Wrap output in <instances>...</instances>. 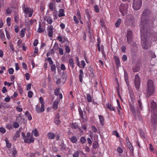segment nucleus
I'll return each mask as SVG.
<instances>
[{
  "label": "nucleus",
  "mask_w": 157,
  "mask_h": 157,
  "mask_svg": "<svg viewBox=\"0 0 157 157\" xmlns=\"http://www.w3.org/2000/svg\"><path fill=\"white\" fill-rule=\"evenodd\" d=\"M150 10L146 9L143 12L141 19L140 30L143 48L147 49L151 47L152 41L157 40V33L152 29L154 20H149L148 16Z\"/></svg>",
  "instance_id": "1"
},
{
  "label": "nucleus",
  "mask_w": 157,
  "mask_h": 157,
  "mask_svg": "<svg viewBox=\"0 0 157 157\" xmlns=\"http://www.w3.org/2000/svg\"><path fill=\"white\" fill-rule=\"evenodd\" d=\"M149 108L152 113L151 123L153 124H156L157 123V105L156 103L154 101H152Z\"/></svg>",
  "instance_id": "2"
},
{
  "label": "nucleus",
  "mask_w": 157,
  "mask_h": 157,
  "mask_svg": "<svg viewBox=\"0 0 157 157\" xmlns=\"http://www.w3.org/2000/svg\"><path fill=\"white\" fill-rule=\"evenodd\" d=\"M155 87L154 82L151 79H149L147 82V97L153 94L155 92Z\"/></svg>",
  "instance_id": "3"
},
{
  "label": "nucleus",
  "mask_w": 157,
  "mask_h": 157,
  "mask_svg": "<svg viewBox=\"0 0 157 157\" xmlns=\"http://www.w3.org/2000/svg\"><path fill=\"white\" fill-rule=\"evenodd\" d=\"M22 134L25 143L30 144L34 142V138L33 136H30V133L29 132L27 133L26 136L24 132H22Z\"/></svg>",
  "instance_id": "4"
},
{
  "label": "nucleus",
  "mask_w": 157,
  "mask_h": 157,
  "mask_svg": "<svg viewBox=\"0 0 157 157\" xmlns=\"http://www.w3.org/2000/svg\"><path fill=\"white\" fill-rule=\"evenodd\" d=\"M73 20L75 23L76 24H78L79 21L80 24L82 25L83 24V23L82 20L81 14L79 9H78L77 11L76 16H73Z\"/></svg>",
  "instance_id": "5"
},
{
  "label": "nucleus",
  "mask_w": 157,
  "mask_h": 157,
  "mask_svg": "<svg viewBox=\"0 0 157 157\" xmlns=\"http://www.w3.org/2000/svg\"><path fill=\"white\" fill-rule=\"evenodd\" d=\"M142 4V0H133L132 4L133 9L135 10L140 9Z\"/></svg>",
  "instance_id": "6"
},
{
  "label": "nucleus",
  "mask_w": 157,
  "mask_h": 157,
  "mask_svg": "<svg viewBox=\"0 0 157 157\" xmlns=\"http://www.w3.org/2000/svg\"><path fill=\"white\" fill-rule=\"evenodd\" d=\"M128 4H124L121 3L119 6V11L124 16L128 10Z\"/></svg>",
  "instance_id": "7"
},
{
  "label": "nucleus",
  "mask_w": 157,
  "mask_h": 157,
  "mask_svg": "<svg viewBox=\"0 0 157 157\" xmlns=\"http://www.w3.org/2000/svg\"><path fill=\"white\" fill-rule=\"evenodd\" d=\"M130 108L131 111H132V113L134 115L135 118H137L138 117L140 118V112L137 109L136 110L135 108L133 105L131 104L130 105Z\"/></svg>",
  "instance_id": "8"
},
{
  "label": "nucleus",
  "mask_w": 157,
  "mask_h": 157,
  "mask_svg": "<svg viewBox=\"0 0 157 157\" xmlns=\"http://www.w3.org/2000/svg\"><path fill=\"white\" fill-rule=\"evenodd\" d=\"M127 38L128 43L131 45H132L133 43L132 32L130 30H128L127 31Z\"/></svg>",
  "instance_id": "9"
},
{
  "label": "nucleus",
  "mask_w": 157,
  "mask_h": 157,
  "mask_svg": "<svg viewBox=\"0 0 157 157\" xmlns=\"http://www.w3.org/2000/svg\"><path fill=\"white\" fill-rule=\"evenodd\" d=\"M140 77L138 75H136L135 76L134 85L137 90H139L140 86Z\"/></svg>",
  "instance_id": "10"
},
{
  "label": "nucleus",
  "mask_w": 157,
  "mask_h": 157,
  "mask_svg": "<svg viewBox=\"0 0 157 157\" xmlns=\"http://www.w3.org/2000/svg\"><path fill=\"white\" fill-rule=\"evenodd\" d=\"M25 5H24V7H22L23 10L25 13L29 14V17H31L33 15V9L31 8L30 7H25Z\"/></svg>",
  "instance_id": "11"
},
{
  "label": "nucleus",
  "mask_w": 157,
  "mask_h": 157,
  "mask_svg": "<svg viewBox=\"0 0 157 157\" xmlns=\"http://www.w3.org/2000/svg\"><path fill=\"white\" fill-rule=\"evenodd\" d=\"M53 26L51 25L48 28V36L49 37H52L53 35Z\"/></svg>",
  "instance_id": "12"
},
{
  "label": "nucleus",
  "mask_w": 157,
  "mask_h": 157,
  "mask_svg": "<svg viewBox=\"0 0 157 157\" xmlns=\"http://www.w3.org/2000/svg\"><path fill=\"white\" fill-rule=\"evenodd\" d=\"M60 117V116L59 113H58L54 119V122L57 125H59L61 123V121L59 120Z\"/></svg>",
  "instance_id": "13"
},
{
  "label": "nucleus",
  "mask_w": 157,
  "mask_h": 157,
  "mask_svg": "<svg viewBox=\"0 0 157 157\" xmlns=\"http://www.w3.org/2000/svg\"><path fill=\"white\" fill-rule=\"evenodd\" d=\"M129 94L130 95V98L132 100V101L133 102H135V97L134 95V94L133 91L131 90H129Z\"/></svg>",
  "instance_id": "14"
},
{
  "label": "nucleus",
  "mask_w": 157,
  "mask_h": 157,
  "mask_svg": "<svg viewBox=\"0 0 157 157\" xmlns=\"http://www.w3.org/2000/svg\"><path fill=\"white\" fill-rule=\"evenodd\" d=\"M79 81L82 82L83 79L82 78L84 77L83 71L82 69H80L79 71Z\"/></svg>",
  "instance_id": "15"
},
{
  "label": "nucleus",
  "mask_w": 157,
  "mask_h": 157,
  "mask_svg": "<svg viewBox=\"0 0 157 157\" xmlns=\"http://www.w3.org/2000/svg\"><path fill=\"white\" fill-rule=\"evenodd\" d=\"M124 78L125 82L127 86L129 85V82L128 79V76L127 71H124Z\"/></svg>",
  "instance_id": "16"
},
{
  "label": "nucleus",
  "mask_w": 157,
  "mask_h": 157,
  "mask_svg": "<svg viewBox=\"0 0 157 157\" xmlns=\"http://www.w3.org/2000/svg\"><path fill=\"white\" fill-rule=\"evenodd\" d=\"M69 139L70 141L73 143H75L78 140L77 138L75 136H73L71 138H69Z\"/></svg>",
  "instance_id": "17"
},
{
  "label": "nucleus",
  "mask_w": 157,
  "mask_h": 157,
  "mask_svg": "<svg viewBox=\"0 0 157 157\" xmlns=\"http://www.w3.org/2000/svg\"><path fill=\"white\" fill-rule=\"evenodd\" d=\"M107 108L111 111H114L115 110V108L113 107L111 104L108 103L106 104Z\"/></svg>",
  "instance_id": "18"
},
{
  "label": "nucleus",
  "mask_w": 157,
  "mask_h": 157,
  "mask_svg": "<svg viewBox=\"0 0 157 157\" xmlns=\"http://www.w3.org/2000/svg\"><path fill=\"white\" fill-rule=\"evenodd\" d=\"M99 118V119L100 124L102 125L103 126L104 125V119L103 116L101 115H99L98 116Z\"/></svg>",
  "instance_id": "19"
},
{
  "label": "nucleus",
  "mask_w": 157,
  "mask_h": 157,
  "mask_svg": "<svg viewBox=\"0 0 157 157\" xmlns=\"http://www.w3.org/2000/svg\"><path fill=\"white\" fill-rule=\"evenodd\" d=\"M55 134L53 132H50L48 134V137L49 139H53L55 137Z\"/></svg>",
  "instance_id": "20"
},
{
  "label": "nucleus",
  "mask_w": 157,
  "mask_h": 157,
  "mask_svg": "<svg viewBox=\"0 0 157 157\" xmlns=\"http://www.w3.org/2000/svg\"><path fill=\"white\" fill-rule=\"evenodd\" d=\"M58 16L59 17H62L65 16L64 10L63 9H60L59 11Z\"/></svg>",
  "instance_id": "21"
},
{
  "label": "nucleus",
  "mask_w": 157,
  "mask_h": 157,
  "mask_svg": "<svg viewBox=\"0 0 157 157\" xmlns=\"http://www.w3.org/2000/svg\"><path fill=\"white\" fill-rule=\"evenodd\" d=\"M59 103V101H55L52 105V107L53 109H54L55 110H56L58 107V104Z\"/></svg>",
  "instance_id": "22"
},
{
  "label": "nucleus",
  "mask_w": 157,
  "mask_h": 157,
  "mask_svg": "<svg viewBox=\"0 0 157 157\" xmlns=\"http://www.w3.org/2000/svg\"><path fill=\"white\" fill-rule=\"evenodd\" d=\"M42 26L41 24V22H39V28L37 29V32L39 33H43L44 31V28L41 27Z\"/></svg>",
  "instance_id": "23"
},
{
  "label": "nucleus",
  "mask_w": 157,
  "mask_h": 157,
  "mask_svg": "<svg viewBox=\"0 0 157 157\" xmlns=\"http://www.w3.org/2000/svg\"><path fill=\"white\" fill-rule=\"evenodd\" d=\"M70 125L71 128L74 129H76L78 127V124L76 122L71 123Z\"/></svg>",
  "instance_id": "24"
},
{
  "label": "nucleus",
  "mask_w": 157,
  "mask_h": 157,
  "mask_svg": "<svg viewBox=\"0 0 157 157\" xmlns=\"http://www.w3.org/2000/svg\"><path fill=\"white\" fill-rule=\"evenodd\" d=\"M69 63L72 69H74L75 67V63L73 60L72 59H70Z\"/></svg>",
  "instance_id": "25"
},
{
  "label": "nucleus",
  "mask_w": 157,
  "mask_h": 157,
  "mask_svg": "<svg viewBox=\"0 0 157 157\" xmlns=\"http://www.w3.org/2000/svg\"><path fill=\"white\" fill-rule=\"evenodd\" d=\"M148 54L150 55V56L151 58H155L156 57V55L155 52H153L151 50H150L148 52Z\"/></svg>",
  "instance_id": "26"
},
{
  "label": "nucleus",
  "mask_w": 157,
  "mask_h": 157,
  "mask_svg": "<svg viewBox=\"0 0 157 157\" xmlns=\"http://www.w3.org/2000/svg\"><path fill=\"white\" fill-rule=\"evenodd\" d=\"M25 115L27 117L28 119L31 121L32 120V118L31 114L28 111H26L25 113Z\"/></svg>",
  "instance_id": "27"
},
{
  "label": "nucleus",
  "mask_w": 157,
  "mask_h": 157,
  "mask_svg": "<svg viewBox=\"0 0 157 157\" xmlns=\"http://www.w3.org/2000/svg\"><path fill=\"white\" fill-rule=\"evenodd\" d=\"M0 38L2 40L4 41L5 40V36L3 32L2 29L0 30Z\"/></svg>",
  "instance_id": "28"
},
{
  "label": "nucleus",
  "mask_w": 157,
  "mask_h": 157,
  "mask_svg": "<svg viewBox=\"0 0 157 157\" xmlns=\"http://www.w3.org/2000/svg\"><path fill=\"white\" fill-rule=\"evenodd\" d=\"M114 59L116 61V63L117 66H119L120 64V62L119 58L117 56L114 57Z\"/></svg>",
  "instance_id": "29"
},
{
  "label": "nucleus",
  "mask_w": 157,
  "mask_h": 157,
  "mask_svg": "<svg viewBox=\"0 0 157 157\" xmlns=\"http://www.w3.org/2000/svg\"><path fill=\"white\" fill-rule=\"evenodd\" d=\"M26 30L25 28H23L21 30L20 32L21 38H23L25 36Z\"/></svg>",
  "instance_id": "30"
},
{
  "label": "nucleus",
  "mask_w": 157,
  "mask_h": 157,
  "mask_svg": "<svg viewBox=\"0 0 157 157\" xmlns=\"http://www.w3.org/2000/svg\"><path fill=\"white\" fill-rule=\"evenodd\" d=\"M127 145L130 150V152L132 153H133V148L132 144L130 143L129 144H127Z\"/></svg>",
  "instance_id": "31"
},
{
  "label": "nucleus",
  "mask_w": 157,
  "mask_h": 157,
  "mask_svg": "<svg viewBox=\"0 0 157 157\" xmlns=\"http://www.w3.org/2000/svg\"><path fill=\"white\" fill-rule=\"evenodd\" d=\"M86 98L89 102H92V97H91L90 94L87 93V94Z\"/></svg>",
  "instance_id": "32"
},
{
  "label": "nucleus",
  "mask_w": 157,
  "mask_h": 157,
  "mask_svg": "<svg viewBox=\"0 0 157 157\" xmlns=\"http://www.w3.org/2000/svg\"><path fill=\"white\" fill-rule=\"evenodd\" d=\"M46 21L49 24H51L52 23L53 20L52 17L49 16L47 18Z\"/></svg>",
  "instance_id": "33"
},
{
  "label": "nucleus",
  "mask_w": 157,
  "mask_h": 157,
  "mask_svg": "<svg viewBox=\"0 0 157 157\" xmlns=\"http://www.w3.org/2000/svg\"><path fill=\"white\" fill-rule=\"evenodd\" d=\"M6 142V147L8 148H10L11 147V144L10 143L9 141L6 139V140H5Z\"/></svg>",
  "instance_id": "34"
},
{
  "label": "nucleus",
  "mask_w": 157,
  "mask_h": 157,
  "mask_svg": "<svg viewBox=\"0 0 157 157\" xmlns=\"http://www.w3.org/2000/svg\"><path fill=\"white\" fill-rule=\"evenodd\" d=\"M121 19H119L116 22L115 25L116 27H118L119 26L121 22Z\"/></svg>",
  "instance_id": "35"
},
{
  "label": "nucleus",
  "mask_w": 157,
  "mask_h": 157,
  "mask_svg": "<svg viewBox=\"0 0 157 157\" xmlns=\"http://www.w3.org/2000/svg\"><path fill=\"white\" fill-rule=\"evenodd\" d=\"M5 31L6 33V37L8 40H9L10 39V35L9 33L8 30L6 29V28L5 29Z\"/></svg>",
  "instance_id": "36"
},
{
  "label": "nucleus",
  "mask_w": 157,
  "mask_h": 157,
  "mask_svg": "<svg viewBox=\"0 0 157 157\" xmlns=\"http://www.w3.org/2000/svg\"><path fill=\"white\" fill-rule=\"evenodd\" d=\"M19 17L18 15H15L14 17V20L15 23H18L19 22Z\"/></svg>",
  "instance_id": "37"
},
{
  "label": "nucleus",
  "mask_w": 157,
  "mask_h": 157,
  "mask_svg": "<svg viewBox=\"0 0 157 157\" xmlns=\"http://www.w3.org/2000/svg\"><path fill=\"white\" fill-rule=\"evenodd\" d=\"M51 69L52 71L56 72V65L55 64L52 65L51 66Z\"/></svg>",
  "instance_id": "38"
},
{
  "label": "nucleus",
  "mask_w": 157,
  "mask_h": 157,
  "mask_svg": "<svg viewBox=\"0 0 157 157\" xmlns=\"http://www.w3.org/2000/svg\"><path fill=\"white\" fill-rule=\"evenodd\" d=\"M60 89L59 88H57L54 91V94H55L57 96H58V95L59 94V92Z\"/></svg>",
  "instance_id": "39"
},
{
  "label": "nucleus",
  "mask_w": 157,
  "mask_h": 157,
  "mask_svg": "<svg viewBox=\"0 0 157 157\" xmlns=\"http://www.w3.org/2000/svg\"><path fill=\"white\" fill-rule=\"evenodd\" d=\"M94 10L97 13L99 12V7L98 5H96L94 6Z\"/></svg>",
  "instance_id": "40"
},
{
  "label": "nucleus",
  "mask_w": 157,
  "mask_h": 157,
  "mask_svg": "<svg viewBox=\"0 0 157 157\" xmlns=\"http://www.w3.org/2000/svg\"><path fill=\"white\" fill-rule=\"evenodd\" d=\"M80 141L81 143L82 144H84L86 141V140L84 136H82L80 138Z\"/></svg>",
  "instance_id": "41"
},
{
  "label": "nucleus",
  "mask_w": 157,
  "mask_h": 157,
  "mask_svg": "<svg viewBox=\"0 0 157 157\" xmlns=\"http://www.w3.org/2000/svg\"><path fill=\"white\" fill-rule=\"evenodd\" d=\"M35 109L37 113H41L40 105H36Z\"/></svg>",
  "instance_id": "42"
},
{
  "label": "nucleus",
  "mask_w": 157,
  "mask_h": 157,
  "mask_svg": "<svg viewBox=\"0 0 157 157\" xmlns=\"http://www.w3.org/2000/svg\"><path fill=\"white\" fill-rule=\"evenodd\" d=\"M34 135L35 137H37L39 135V132L35 128L33 131Z\"/></svg>",
  "instance_id": "43"
},
{
  "label": "nucleus",
  "mask_w": 157,
  "mask_h": 157,
  "mask_svg": "<svg viewBox=\"0 0 157 157\" xmlns=\"http://www.w3.org/2000/svg\"><path fill=\"white\" fill-rule=\"evenodd\" d=\"M46 59H47V60L48 61L49 64L51 65H53V61L51 57H48Z\"/></svg>",
  "instance_id": "44"
},
{
  "label": "nucleus",
  "mask_w": 157,
  "mask_h": 157,
  "mask_svg": "<svg viewBox=\"0 0 157 157\" xmlns=\"http://www.w3.org/2000/svg\"><path fill=\"white\" fill-rule=\"evenodd\" d=\"M10 98L8 95H7L6 97L4 98V101L7 102H8L10 101Z\"/></svg>",
  "instance_id": "45"
},
{
  "label": "nucleus",
  "mask_w": 157,
  "mask_h": 157,
  "mask_svg": "<svg viewBox=\"0 0 157 157\" xmlns=\"http://www.w3.org/2000/svg\"><path fill=\"white\" fill-rule=\"evenodd\" d=\"M49 8L52 10H53L54 9V4L52 2H50L49 5Z\"/></svg>",
  "instance_id": "46"
},
{
  "label": "nucleus",
  "mask_w": 157,
  "mask_h": 157,
  "mask_svg": "<svg viewBox=\"0 0 157 157\" xmlns=\"http://www.w3.org/2000/svg\"><path fill=\"white\" fill-rule=\"evenodd\" d=\"M65 51L67 53H69L70 52V49L69 46L65 45Z\"/></svg>",
  "instance_id": "47"
},
{
  "label": "nucleus",
  "mask_w": 157,
  "mask_h": 157,
  "mask_svg": "<svg viewBox=\"0 0 157 157\" xmlns=\"http://www.w3.org/2000/svg\"><path fill=\"white\" fill-rule=\"evenodd\" d=\"M6 22L8 25L10 26L11 25V19L10 17H8L6 19Z\"/></svg>",
  "instance_id": "48"
},
{
  "label": "nucleus",
  "mask_w": 157,
  "mask_h": 157,
  "mask_svg": "<svg viewBox=\"0 0 157 157\" xmlns=\"http://www.w3.org/2000/svg\"><path fill=\"white\" fill-rule=\"evenodd\" d=\"M14 71V70L13 68H10L8 69V72L10 75L12 74Z\"/></svg>",
  "instance_id": "49"
},
{
  "label": "nucleus",
  "mask_w": 157,
  "mask_h": 157,
  "mask_svg": "<svg viewBox=\"0 0 157 157\" xmlns=\"http://www.w3.org/2000/svg\"><path fill=\"white\" fill-rule=\"evenodd\" d=\"M10 48L11 50L12 51V52H14V48L13 44L11 43H10Z\"/></svg>",
  "instance_id": "50"
},
{
  "label": "nucleus",
  "mask_w": 157,
  "mask_h": 157,
  "mask_svg": "<svg viewBox=\"0 0 157 157\" xmlns=\"http://www.w3.org/2000/svg\"><path fill=\"white\" fill-rule=\"evenodd\" d=\"M13 127L15 128H17L19 126L18 123L16 122H15L13 123Z\"/></svg>",
  "instance_id": "51"
},
{
  "label": "nucleus",
  "mask_w": 157,
  "mask_h": 157,
  "mask_svg": "<svg viewBox=\"0 0 157 157\" xmlns=\"http://www.w3.org/2000/svg\"><path fill=\"white\" fill-rule=\"evenodd\" d=\"M122 59L124 62H125L127 60V57L125 55H124L122 57Z\"/></svg>",
  "instance_id": "52"
},
{
  "label": "nucleus",
  "mask_w": 157,
  "mask_h": 157,
  "mask_svg": "<svg viewBox=\"0 0 157 157\" xmlns=\"http://www.w3.org/2000/svg\"><path fill=\"white\" fill-rule=\"evenodd\" d=\"M91 129L93 132L94 133H96L97 130L96 127L94 125H92L91 126Z\"/></svg>",
  "instance_id": "53"
},
{
  "label": "nucleus",
  "mask_w": 157,
  "mask_h": 157,
  "mask_svg": "<svg viewBox=\"0 0 157 157\" xmlns=\"http://www.w3.org/2000/svg\"><path fill=\"white\" fill-rule=\"evenodd\" d=\"M113 135L116 136L117 137H119L120 136L119 133L116 131H114L113 132Z\"/></svg>",
  "instance_id": "54"
},
{
  "label": "nucleus",
  "mask_w": 157,
  "mask_h": 157,
  "mask_svg": "<svg viewBox=\"0 0 157 157\" xmlns=\"http://www.w3.org/2000/svg\"><path fill=\"white\" fill-rule=\"evenodd\" d=\"M33 93L32 91H29L28 92V96L29 98H31L33 95Z\"/></svg>",
  "instance_id": "55"
},
{
  "label": "nucleus",
  "mask_w": 157,
  "mask_h": 157,
  "mask_svg": "<svg viewBox=\"0 0 157 157\" xmlns=\"http://www.w3.org/2000/svg\"><path fill=\"white\" fill-rule=\"evenodd\" d=\"M59 53L61 55H62L63 54V48H59Z\"/></svg>",
  "instance_id": "56"
},
{
  "label": "nucleus",
  "mask_w": 157,
  "mask_h": 157,
  "mask_svg": "<svg viewBox=\"0 0 157 157\" xmlns=\"http://www.w3.org/2000/svg\"><path fill=\"white\" fill-rule=\"evenodd\" d=\"M4 84L5 85H6L10 87L12 85V83L11 82H7L6 81H5L4 82Z\"/></svg>",
  "instance_id": "57"
},
{
  "label": "nucleus",
  "mask_w": 157,
  "mask_h": 157,
  "mask_svg": "<svg viewBox=\"0 0 157 157\" xmlns=\"http://www.w3.org/2000/svg\"><path fill=\"white\" fill-rule=\"evenodd\" d=\"M79 115H80V117L82 119H83L84 117L83 116V112L81 110H79Z\"/></svg>",
  "instance_id": "58"
},
{
  "label": "nucleus",
  "mask_w": 157,
  "mask_h": 157,
  "mask_svg": "<svg viewBox=\"0 0 157 157\" xmlns=\"http://www.w3.org/2000/svg\"><path fill=\"white\" fill-rule=\"evenodd\" d=\"M140 136L142 138H145V134L142 131H140Z\"/></svg>",
  "instance_id": "59"
},
{
  "label": "nucleus",
  "mask_w": 157,
  "mask_h": 157,
  "mask_svg": "<svg viewBox=\"0 0 157 157\" xmlns=\"http://www.w3.org/2000/svg\"><path fill=\"white\" fill-rule=\"evenodd\" d=\"M20 132L19 131H17V132H16L15 135L14 136V137L17 138H19L20 136Z\"/></svg>",
  "instance_id": "60"
},
{
  "label": "nucleus",
  "mask_w": 157,
  "mask_h": 157,
  "mask_svg": "<svg viewBox=\"0 0 157 157\" xmlns=\"http://www.w3.org/2000/svg\"><path fill=\"white\" fill-rule=\"evenodd\" d=\"M138 105H139V108L140 109H142V104L140 100H138Z\"/></svg>",
  "instance_id": "61"
},
{
  "label": "nucleus",
  "mask_w": 157,
  "mask_h": 157,
  "mask_svg": "<svg viewBox=\"0 0 157 157\" xmlns=\"http://www.w3.org/2000/svg\"><path fill=\"white\" fill-rule=\"evenodd\" d=\"M6 128L9 130H11L13 128L11 124H7Z\"/></svg>",
  "instance_id": "62"
},
{
  "label": "nucleus",
  "mask_w": 157,
  "mask_h": 157,
  "mask_svg": "<svg viewBox=\"0 0 157 157\" xmlns=\"http://www.w3.org/2000/svg\"><path fill=\"white\" fill-rule=\"evenodd\" d=\"M117 151L119 153H122L123 152V149L120 147H118L117 149Z\"/></svg>",
  "instance_id": "63"
},
{
  "label": "nucleus",
  "mask_w": 157,
  "mask_h": 157,
  "mask_svg": "<svg viewBox=\"0 0 157 157\" xmlns=\"http://www.w3.org/2000/svg\"><path fill=\"white\" fill-rule=\"evenodd\" d=\"M79 155V153L78 151L75 152L73 155V157H78Z\"/></svg>",
  "instance_id": "64"
}]
</instances>
